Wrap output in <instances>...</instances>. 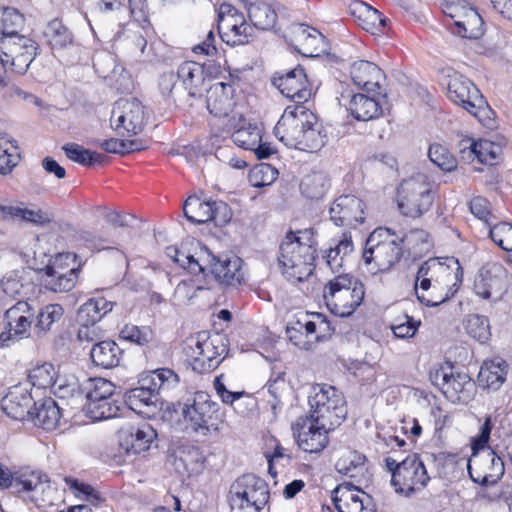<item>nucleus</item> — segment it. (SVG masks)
<instances>
[{
	"mask_svg": "<svg viewBox=\"0 0 512 512\" xmlns=\"http://www.w3.org/2000/svg\"><path fill=\"white\" fill-rule=\"evenodd\" d=\"M65 482L76 497L86 500L93 505H96L101 501L100 495L91 485L80 482L72 477H66Z\"/></svg>",
	"mask_w": 512,
	"mask_h": 512,
	"instance_id": "59",
	"label": "nucleus"
},
{
	"mask_svg": "<svg viewBox=\"0 0 512 512\" xmlns=\"http://www.w3.org/2000/svg\"><path fill=\"white\" fill-rule=\"evenodd\" d=\"M34 315L35 311L28 302L18 301L5 313L9 331L19 337L27 335Z\"/></svg>",
	"mask_w": 512,
	"mask_h": 512,
	"instance_id": "35",
	"label": "nucleus"
},
{
	"mask_svg": "<svg viewBox=\"0 0 512 512\" xmlns=\"http://www.w3.org/2000/svg\"><path fill=\"white\" fill-rule=\"evenodd\" d=\"M316 241L312 230L288 233L279 247L278 262L282 274L292 282H302L312 275L315 268Z\"/></svg>",
	"mask_w": 512,
	"mask_h": 512,
	"instance_id": "1",
	"label": "nucleus"
},
{
	"mask_svg": "<svg viewBox=\"0 0 512 512\" xmlns=\"http://www.w3.org/2000/svg\"><path fill=\"white\" fill-rule=\"evenodd\" d=\"M83 390L86 393L87 402L99 399H111L115 397V385L105 378H89L86 380Z\"/></svg>",
	"mask_w": 512,
	"mask_h": 512,
	"instance_id": "51",
	"label": "nucleus"
},
{
	"mask_svg": "<svg viewBox=\"0 0 512 512\" xmlns=\"http://www.w3.org/2000/svg\"><path fill=\"white\" fill-rule=\"evenodd\" d=\"M364 285L350 273H340L324 287L323 297L329 310L337 316H350L364 299Z\"/></svg>",
	"mask_w": 512,
	"mask_h": 512,
	"instance_id": "3",
	"label": "nucleus"
},
{
	"mask_svg": "<svg viewBox=\"0 0 512 512\" xmlns=\"http://www.w3.org/2000/svg\"><path fill=\"white\" fill-rule=\"evenodd\" d=\"M447 96L475 117L485 109L486 101L479 89L463 75L455 74L448 82Z\"/></svg>",
	"mask_w": 512,
	"mask_h": 512,
	"instance_id": "16",
	"label": "nucleus"
},
{
	"mask_svg": "<svg viewBox=\"0 0 512 512\" xmlns=\"http://www.w3.org/2000/svg\"><path fill=\"white\" fill-rule=\"evenodd\" d=\"M329 215L337 226L355 227L364 221V204L354 195H341L331 204Z\"/></svg>",
	"mask_w": 512,
	"mask_h": 512,
	"instance_id": "21",
	"label": "nucleus"
},
{
	"mask_svg": "<svg viewBox=\"0 0 512 512\" xmlns=\"http://www.w3.org/2000/svg\"><path fill=\"white\" fill-rule=\"evenodd\" d=\"M329 188L327 176L321 172L312 173L303 178L300 184L302 194L309 199L322 198Z\"/></svg>",
	"mask_w": 512,
	"mask_h": 512,
	"instance_id": "49",
	"label": "nucleus"
},
{
	"mask_svg": "<svg viewBox=\"0 0 512 512\" xmlns=\"http://www.w3.org/2000/svg\"><path fill=\"white\" fill-rule=\"evenodd\" d=\"M210 260L211 254L208 252V250H201L198 257L180 250L179 256L176 257L175 263L179 264L182 268L187 269L192 274L203 273L206 275L208 261Z\"/></svg>",
	"mask_w": 512,
	"mask_h": 512,
	"instance_id": "53",
	"label": "nucleus"
},
{
	"mask_svg": "<svg viewBox=\"0 0 512 512\" xmlns=\"http://www.w3.org/2000/svg\"><path fill=\"white\" fill-rule=\"evenodd\" d=\"M210 272L215 279L227 286H236L244 278L242 272V260L236 255H224L215 257L211 254L206 272Z\"/></svg>",
	"mask_w": 512,
	"mask_h": 512,
	"instance_id": "25",
	"label": "nucleus"
},
{
	"mask_svg": "<svg viewBox=\"0 0 512 512\" xmlns=\"http://www.w3.org/2000/svg\"><path fill=\"white\" fill-rule=\"evenodd\" d=\"M228 499L236 512H260L269 500L268 485L253 474L243 475L231 485Z\"/></svg>",
	"mask_w": 512,
	"mask_h": 512,
	"instance_id": "7",
	"label": "nucleus"
},
{
	"mask_svg": "<svg viewBox=\"0 0 512 512\" xmlns=\"http://www.w3.org/2000/svg\"><path fill=\"white\" fill-rule=\"evenodd\" d=\"M311 120L314 121V113L305 106H288L274 127V134L285 146L296 148L303 129Z\"/></svg>",
	"mask_w": 512,
	"mask_h": 512,
	"instance_id": "14",
	"label": "nucleus"
},
{
	"mask_svg": "<svg viewBox=\"0 0 512 512\" xmlns=\"http://www.w3.org/2000/svg\"><path fill=\"white\" fill-rule=\"evenodd\" d=\"M145 379L146 383L151 384L159 394L161 391L172 389L179 383L178 375L169 368L156 369Z\"/></svg>",
	"mask_w": 512,
	"mask_h": 512,
	"instance_id": "54",
	"label": "nucleus"
},
{
	"mask_svg": "<svg viewBox=\"0 0 512 512\" xmlns=\"http://www.w3.org/2000/svg\"><path fill=\"white\" fill-rule=\"evenodd\" d=\"M489 237L505 251H512V224L500 222L490 226Z\"/></svg>",
	"mask_w": 512,
	"mask_h": 512,
	"instance_id": "58",
	"label": "nucleus"
},
{
	"mask_svg": "<svg viewBox=\"0 0 512 512\" xmlns=\"http://www.w3.org/2000/svg\"><path fill=\"white\" fill-rule=\"evenodd\" d=\"M99 146L108 153L126 154L139 151L142 146L137 140H119L111 138L99 142Z\"/></svg>",
	"mask_w": 512,
	"mask_h": 512,
	"instance_id": "61",
	"label": "nucleus"
},
{
	"mask_svg": "<svg viewBox=\"0 0 512 512\" xmlns=\"http://www.w3.org/2000/svg\"><path fill=\"white\" fill-rule=\"evenodd\" d=\"M203 461L200 449L194 445L181 446L175 454V466L181 473L198 472L202 468Z\"/></svg>",
	"mask_w": 512,
	"mask_h": 512,
	"instance_id": "41",
	"label": "nucleus"
},
{
	"mask_svg": "<svg viewBox=\"0 0 512 512\" xmlns=\"http://www.w3.org/2000/svg\"><path fill=\"white\" fill-rule=\"evenodd\" d=\"M350 13L359 22V25L366 31H380L386 24V18L370 5L355 1L350 5Z\"/></svg>",
	"mask_w": 512,
	"mask_h": 512,
	"instance_id": "37",
	"label": "nucleus"
},
{
	"mask_svg": "<svg viewBox=\"0 0 512 512\" xmlns=\"http://www.w3.org/2000/svg\"><path fill=\"white\" fill-rule=\"evenodd\" d=\"M44 36L54 49H62L73 43L72 33L59 19H53L47 24Z\"/></svg>",
	"mask_w": 512,
	"mask_h": 512,
	"instance_id": "48",
	"label": "nucleus"
},
{
	"mask_svg": "<svg viewBox=\"0 0 512 512\" xmlns=\"http://www.w3.org/2000/svg\"><path fill=\"white\" fill-rule=\"evenodd\" d=\"M366 457L357 451L344 450L335 463V469L342 475L357 478L364 474Z\"/></svg>",
	"mask_w": 512,
	"mask_h": 512,
	"instance_id": "42",
	"label": "nucleus"
},
{
	"mask_svg": "<svg viewBox=\"0 0 512 512\" xmlns=\"http://www.w3.org/2000/svg\"><path fill=\"white\" fill-rule=\"evenodd\" d=\"M120 337L138 345H145L152 340L153 334L149 327L125 325L120 331Z\"/></svg>",
	"mask_w": 512,
	"mask_h": 512,
	"instance_id": "63",
	"label": "nucleus"
},
{
	"mask_svg": "<svg viewBox=\"0 0 512 512\" xmlns=\"http://www.w3.org/2000/svg\"><path fill=\"white\" fill-rule=\"evenodd\" d=\"M293 34L298 51L304 56L319 57L329 49L325 37L316 29L301 24L295 27Z\"/></svg>",
	"mask_w": 512,
	"mask_h": 512,
	"instance_id": "29",
	"label": "nucleus"
},
{
	"mask_svg": "<svg viewBox=\"0 0 512 512\" xmlns=\"http://www.w3.org/2000/svg\"><path fill=\"white\" fill-rule=\"evenodd\" d=\"M452 32L462 38L477 39L483 34V20L474 8L464 5L456 14Z\"/></svg>",
	"mask_w": 512,
	"mask_h": 512,
	"instance_id": "33",
	"label": "nucleus"
},
{
	"mask_svg": "<svg viewBox=\"0 0 512 512\" xmlns=\"http://www.w3.org/2000/svg\"><path fill=\"white\" fill-rule=\"evenodd\" d=\"M332 500L338 512L376 511L372 497L350 485L337 486L333 490Z\"/></svg>",
	"mask_w": 512,
	"mask_h": 512,
	"instance_id": "23",
	"label": "nucleus"
},
{
	"mask_svg": "<svg viewBox=\"0 0 512 512\" xmlns=\"http://www.w3.org/2000/svg\"><path fill=\"white\" fill-rule=\"evenodd\" d=\"M34 409L28 420L36 426L50 431L55 429L61 419V410L58 403L52 398H43L38 402L34 401Z\"/></svg>",
	"mask_w": 512,
	"mask_h": 512,
	"instance_id": "32",
	"label": "nucleus"
},
{
	"mask_svg": "<svg viewBox=\"0 0 512 512\" xmlns=\"http://www.w3.org/2000/svg\"><path fill=\"white\" fill-rule=\"evenodd\" d=\"M345 398L341 391L328 384H316L309 395L310 416L323 429H335L346 417Z\"/></svg>",
	"mask_w": 512,
	"mask_h": 512,
	"instance_id": "4",
	"label": "nucleus"
},
{
	"mask_svg": "<svg viewBox=\"0 0 512 512\" xmlns=\"http://www.w3.org/2000/svg\"><path fill=\"white\" fill-rule=\"evenodd\" d=\"M122 350L114 341H99L90 351V357L95 366L111 369L118 366Z\"/></svg>",
	"mask_w": 512,
	"mask_h": 512,
	"instance_id": "38",
	"label": "nucleus"
},
{
	"mask_svg": "<svg viewBox=\"0 0 512 512\" xmlns=\"http://www.w3.org/2000/svg\"><path fill=\"white\" fill-rule=\"evenodd\" d=\"M159 395L155 388L146 383V379L143 378L140 381V386L130 389L125 394V401L134 412L147 415L151 407L156 408V404L160 400Z\"/></svg>",
	"mask_w": 512,
	"mask_h": 512,
	"instance_id": "30",
	"label": "nucleus"
},
{
	"mask_svg": "<svg viewBox=\"0 0 512 512\" xmlns=\"http://www.w3.org/2000/svg\"><path fill=\"white\" fill-rule=\"evenodd\" d=\"M24 16L15 8L0 9V34L2 37L20 36L18 33L24 26Z\"/></svg>",
	"mask_w": 512,
	"mask_h": 512,
	"instance_id": "50",
	"label": "nucleus"
},
{
	"mask_svg": "<svg viewBox=\"0 0 512 512\" xmlns=\"http://www.w3.org/2000/svg\"><path fill=\"white\" fill-rule=\"evenodd\" d=\"M404 239L388 228H377L367 238L363 259L366 264L375 263L380 272L389 271L403 256Z\"/></svg>",
	"mask_w": 512,
	"mask_h": 512,
	"instance_id": "5",
	"label": "nucleus"
},
{
	"mask_svg": "<svg viewBox=\"0 0 512 512\" xmlns=\"http://www.w3.org/2000/svg\"><path fill=\"white\" fill-rule=\"evenodd\" d=\"M353 83L367 92H374L380 88L382 79L381 69L372 62L360 60L354 62L350 70Z\"/></svg>",
	"mask_w": 512,
	"mask_h": 512,
	"instance_id": "34",
	"label": "nucleus"
},
{
	"mask_svg": "<svg viewBox=\"0 0 512 512\" xmlns=\"http://www.w3.org/2000/svg\"><path fill=\"white\" fill-rule=\"evenodd\" d=\"M177 77L182 81L188 94L194 97L204 84V67L194 61H185L178 67Z\"/></svg>",
	"mask_w": 512,
	"mask_h": 512,
	"instance_id": "40",
	"label": "nucleus"
},
{
	"mask_svg": "<svg viewBox=\"0 0 512 512\" xmlns=\"http://www.w3.org/2000/svg\"><path fill=\"white\" fill-rule=\"evenodd\" d=\"M322 427L321 423H316L311 417L299 418L292 425L298 446L309 453L322 451L328 444V433L333 430Z\"/></svg>",
	"mask_w": 512,
	"mask_h": 512,
	"instance_id": "19",
	"label": "nucleus"
},
{
	"mask_svg": "<svg viewBox=\"0 0 512 512\" xmlns=\"http://www.w3.org/2000/svg\"><path fill=\"white\" fill-rule=\"evenodd\" d=\"M462 150L469 149V156L474 155L480 163L492 165L498 158L500 147L488 140L473 141L466 139L462 141Z\"/></svg>",
	"mask_w": 512,
	"mask_h": 512,
	"instance_id": "45",
	"label": "nucleus"
},
{
	"mask_svg": "<svg viewBox=\"0 0 512 512\" xmlns=\"http://www.w3.org/2000/svg\"><path fill=\"white\" fill-rule=\"evenodd\" d=\"M429 159L445 172H450L457 167V161L447 148L440 144H433L428 150Z\"/></svg>",
	"mask_w": 512,
	"mask_h": 512,
	"instance_id": "57",
	"label": "nucleus"
},
{
	"mask_svg": "<svg viewBox=\"0 0 512 512\" xmlns=\"http://www.w3.org/2000/svg\"><path fill=\"white\" fill-rule=\"evenodd\" d=\"M222 342L219 337L202 339V335L192 336L186 340L187 355L194 359V365L209 368L218 365L216 360L219 356L226 352L223 343L217 346L216 343Z\"/></svg>",
	"mask_w": 512,
	"mask_h": 512,
	"instance_id": "22",
	"label": "nucleus"
},
{
	"mask_svg": "<svg viewBox=\"0 0 512 512\" xmlns=\"http://www.w3.org/2000/svg\"><path fill=\"white\" fill-rule=\"evenodd\" d=\"M218 33L227 45L239 46L248 44L254 38L255 29L242 12L223 3L218 9Z\"/></svg>",
	"mask_w": 512,
	"mask_h": 512,
	"instance_id": "11",
	"label": "nucleus"
},
{
	"mask_svg": "<svg viewBox=\"0 0 512 512\" xmlns=\"http://www.w3.org/2000/svg\"><path fill=\"white\" fill-rule=\"evenodd\" d=\"M248 16L254 29L255 27L263 30L270 29L277 21L275 10L269 4L261 1L249 5Z\"/></svg>",
	"mask_w": 512,
	"mask_h": 512,
	"instance_id": "46",
	"label": "nucleus"
},
{
	"mask_svg": "<svg viewBox=\"0 0 512 512\" xmlns=\"http://www.w3.org/2000/svg\"><path fill=\"white\" fill-rule=\"evenodd\" d=\"M325 141L326 135L322 133V125L318 122L317 116L314 114V121L311 120V124L305 126L295 149L315 152L324 146Z\"/></svg>",
	"mask_w": 512,
	"mask_h": 512,
	"instance_id": "44",
	"label": "nucleus"
},
{
	"mask_svg": "<svg viewBox=\"0 0 512 512\" xmlns=\"http://www.w3.org/2000/svg\"><path fill=\"white\" fill-rule=\"evenodd\" d=\"M507 272L497 262L485 264L474 280V291L477 296L490 301L499 300L505 292Z\"/></svg>",
	"mask_w": 512,
	"mask_h": 512,
	"instance_id": "17",
	"label": "nucleus"
},
{
	"mask_svg": "<svg viewBox=\"0 0 512 512\" xmlns=\"http://www.w3.org/2000/svg\"><path fill=\"white\" fill-rule=\"evenodd\" d=\"M144 124V107L139 100L120 99L114 104L110 125L118 135H137L142 131Z\"/></svg>",
	"mask_w": 512,
	"mask_h": 512,
	"instance_id": "13",
	"label": "nucleus"
},
{
	"mask_svg": "<svg viewBox=\"0 0 512 512\" xmlns=\"http://www.w3.org/2000/svg\"><path fill=\"white\" fill-rule=\"evenodd\" d=\"M465 329L472 338L481 343L489 340L491 336L489 320L482 315H469L466 319Z\"/></svg>",
	"mask_w": 512,
	"mask_h": 512,
	"instance_id": "56",
	"label": "nucleus"
},
{
	"mask_svg": "<svg viewBox=\"0 0 512 512\" xmlns=\"http://www.w3.org/2000/svg\"><path fill=\"white\" fill-rule=\"evenodd\" d=\"M76 255L60 253L43 269L44 286L53 292L70 291L76 284L79 267L76 266Z\"/></svg>",
	"mask_w": 512,
	"mask_h": 512,
	"instance_id": "12",
	"label": "nucleus"
},
{
	"mask_svg": "<svg viewBox=\"0 0 512 512\" xmlns=\"http://www.w3.org/2000/svg\"><path fill=\"white\" fill-rule=\"evenodd\" d=\"M156 437L157 433L153 427L145 423L138 427H131L128 431L123 432L121 446L127 454H140L150 448Z\"/></svg>",
	"mask_w": 512,
	"mask_h": 512,
	"instance_id": "31",
	"label": "nucleus"
},
{
	"mask_svg": "<svg viewBox=\"0 0 512 512\" xmlns=\"http://www.w3.org/2000/svg\"><path fill=\"white\" fill-rule=\"evenodd\" d=\"M119 410L120 406L114 397L86 402L84 406L86 416L93 421L114 418L118 415Z\"/></svg>",
	"mask_w": 512,
	"mask_h": 512,
	"instance_id": "47",
	"label": "nucleus"
},
{
	"mask_svg": "<svg viewBox=\"0 0 512 512\" xmlns=\"http://www.w3.org/2000/svg\"><path fill=\"white\" fill-rule=\"evenodd\" d=\"M235 89L231 84L219 82L212 85L206 94V106L215 117H227L235 106Z\"/></svg>",
	"mask_w": 512,
	"mask_h": 512,
	"instance_id": "28",
	"label": "nucleus"
},
{
	"mask_svg": "<svg viewBox=\"0 0 512 512\" xmlns=\"http://www.w3.org/2000/svg\"><path fill=\"white\" fill-rule=\"evenodd\" d=\"M34 400L27 388L16 385L10 388L9 392L1 401L2 410L15 420H28L32 414Z\"/></svg>",
	"mask_w": 512,
	"mask_h": 512,
	"instance_id": "27",
	"label": "nucleus"
},
{
	"mask_svg": "<svg viewBox=\"0 0 512 512\" xmlns=\"http://www.w3.org/2000/svg\"><path fill=\"white\" fill-rule=\"evenodd\" d=\"M203 288L195 283L194 280H182L175 288L174 300L178 305H187L192 302L198 291Z\"/></svg>",
	"mask_w": 512,
	"mask_h": 512,
	"instance_id": "62",
	"label": "nucleus"
},
{
	"mask_svg": "<svg viewBox=\"0 0 512 512\" xmlns=\"http://www.w3.org/2000/svg\"><path fill=\"white\" fill-rule=\"evenodd\" d=\"M227 205L223 202L203 201L197 196H190L183 205V212L187 220L195 224H204L208 221H217L219 213H223L226 221Z\"/></svg>",
	"mask_w": 512,
	"mask_h": 512,
	"instance_id": "26",
	"label": "nucleus"
},
{
	"mask_svg": "<svg viewBox=\"0 0 512 512\" xmlns=\"http://www.w3.org/2000/svg\"><path fill=\"white\" fill-rule=\"evenodd\" d=\"M385 461L396 492L408 495L424 488L430 479L423 462L416 454L408 455L401 462L391 457H387Z\"/></svg>",
	"mask_w": 512,
	"mask_h": 512,
	"instance_id": "9",
	"label": "nucleus"
},
{
	"mask_svg": "<svg viewBox=\"0 0 512 512\" xmlns=\"http://www.w3.org/2000/svg\"><path fill=\"white\" fill-rule=\"evenodd\" d=\"M273 84L285 97L298 104L307 102L312 95L307 75L301 66L285 73H276Z\"/></svg>",
	"mask_w": 512,
	"mask_h": 512,
	"instance_id": "20",
	"label": "nucleus"
},
{
	"mask_svg": "<svg viewBox=\"0 0 512 512\" xmlns=\"http://www.w3.org/2000/svg\"><path fill=\"white\" fill-rule=\"evenodd\" d=\"M429 380L453 403L469 402L476 391L475 383L469 375L449 363L431 368Z\"/></svg>",
	"mask_w": 512,
	"mask_h": 512,
	"instance_id": "8",
	"label": "nucleus"
},
{
	"mask_svg": "<svg viewBox=\"0 0 512 512\" xmlns=\"http://www.w3.org/2000/svg\"><path fill=\"white\" fill-rule=\"evenodd\" d=\"M507 364L501 358L486 361L481 366L479 380L490 389H498L506 379Z\"/></svg>",
	"mask_w": 512,
	"mask_h": 512,
	"instance_id": "43",
	"label": "nucleus"
},
{
	"mask_svg": "<svg viewBox=\"0 0 512 512\" xmlns=\"http://www.w3.org/2000/svg\"><path fill=\"white\" fill-rule=\"evenodd\" d=\"M218 412V404L213 402L210 395L203 391L196 392L192 402L188 401L182 408V414L190 423L193 431L203 436L219 431Z\"/></svg>",
	"mask_w": 512,
	"mask_h": 512,
	"instance_id": "10",
	"label": "nucleus"
},
{
	"mask_svg": "<svg viewBox=\"0 0 512 512\" xmlns=\"http://www.w3.org/2000/svg\"><path fill=\"white\" fill-rule=\"evenodd\" d=\"M29 379L33 386L46 389L51 388L58 397H63V384H58L57 371L51 363H43L35 366L29 372Z\"/></svg>",
	"mask_w": 512,
	"mask_h": 512,
	"instance_id": "39",
	"label": "nucleus"
},
{
	"mask_svg": "<svg viewBox=\"0 0 512 512\" xmlns=\"http://www.w3.org/2000/svg\"><path fill=\"white\" fill-rule=\"evenodd\" d=\"M19 153L17 147L11 144L8 147V143H0V173L6 175L12 171V169L18 164Z\"/></svg>",
	"mask_w": 512,
	"mask_h": 512,
	"instance_id": "64",
	"label": "nucleus"
},
{
	"mask_svg": "<svg viewBox=\"0 0 512 512\" xmlns=\"http://www.w3.org/2000/svg\"><path fill=\"white\" fill-rule=\"evenodd\" d=\"M455 271L452 273L450 266H446L437 259L431 258L425 261L418 269L415 281V293L420 303L428 307L438 306L453 296L454 292L439 293L438 278L443 277L448 281L455 280L453 286L459 285L463 279V270L458 260L452 259Z\"/></svg>",
	"mask_w": 512,
	"mask_h": 512,
	"instance_id": "2",
	"label": "nucleus"
},
{
	"mask_svg": "<svg viewBox=\"0 0 512 512\" xmlns=\"http://www.w3.org/2000/svg\"><path fill=\"white\" fill-rule=\"evenodd\" d=\"M37 43L24 35L1 37L0 51L10 69L24 74L37 55Z\"/></svg>",
	"mask_w": 512,
	"mask_h": 512,
	"instance_id": "15",
	"label": "nucleus"
},
{
	"mask_svg": "<svg viewBox=\"0 0 512 512\" xmlns=\"http://www.w3.org/2000/svg\"><path fill=\"white\" fill-rule=\"evenodd\" d=\"M262 137L261 129L255 124L243 126L232 134L233 142L246 150H251L258 145Z\"/></svg>",
	"mask_w": 512,
	"mask_h": 512,
	"instance_id": "55",
	"label": "nucleus"
},
{
	"mask_svg": "<svg viewBox=\"0 0 512 512\" xmlns=\"http://www.w3.org/2000/svg\"><path fill=\"white\" fill-rule=\"evenodd\" d=\"M0 487H11L17 493H28L29 498L39 501V496L48 487V478L38 471L21 472L13 477L10 470L0 464Z\"/></svg>",
	"mask_w": 512,
	"mask_h": 512,
	"instance_id": "18",
	"label": "nucleus"
},
{
	"mask_svg": "<svg viewBox=\"0 0 512 512\" xmlns=\"http://www.w3.org/2000/svg\"><path fill=\"white\" fill-rule=\"evenodd\" d=\"M433 183L424 173L404 179L397 190L398 209L401 214L417 218L427 212L434 201Z\"/></svg>",
	"mask_w": 512,
	"mask_h": 512,
	"instance_id": "6",
	"label": "nucleus"
},
{
	"mask_svg": "<svg viewBox=\"0 0 512 512\" xmlns=\"http://www.w3.org/2000/svg\"><path fill=\"white\" fill-rule=\"evenodd\" d=\"M472 450L473 453L470 457V463H474L476 467L482 469V471L478 473L476 480L482 481V486L496 484L505 472L502 458L491 448L478 451L475 450V447H472Z\"/></svg>",
	"mask_w": 512,
	"mask_h": 512,
	"instance_id": "24",
	"label": "nucleus"
},
{
	"mask_svg": "<svg viewBox=\"0 0 512 512\" xmlns=\"http://www.w3.org/2000/svg\"><path fill=\"white\" fill-rule=\"evenodd\" d=\"M64 309L60 304H48L37 315L34 332L40 336L51 330L52 325L63 317Z\"/></svg>",
	"mask_w": 512,
	"mask_h": 512,
	"instance_id": "52",
	"label": "nucleus"
},
{
	"mask_svg": "<svg viewBox=\"0 0 512 512\" xmlns=\"http://www.w3.org/2000/svg\"><path fill=\"white\" fill-rule=\"evenodd\" d=\"M347 110L358 121L374 120L383 114L379 100L363 93L351 96Z\"/></svg>",
	"mask_w": 512,
	"mask_h": 512,
	"instance_id": "36",
	"label": "nucleus"
},
{
	"mask_svg": "<svg viewBox=\"0 0 512 512\" xmlns=\"http://www.w3.org/2000/svg\"><path fill=\"white\" fill-rule=\"evenodd\" d=\"M401 238L414 249L415 253H424L430 250L432 246L431 237L428 232L422 229H414Z\"/></svg>",
	"mask_w": 512,
	"mask_h": 512,
	"instance_id": "60",
	"label": "nucleus"
}]
</instances>
